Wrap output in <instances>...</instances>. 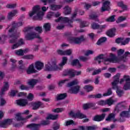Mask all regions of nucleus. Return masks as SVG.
<instances>
[{"label":"nucleus","mask_w":130,"mask_h":130,"mask_svg":"<svg viewBox=\"0 0 130 130\" xmlns=\"http://www.w3.org/2000/svg\"><path fill=\"white\" fill-rule=\"evenodd\" d=\"M130 55V52L127 51L125 52L124 54L122 56L117 57L115 56L114 54L111 53L110 55L111 58H107L104 57L103 54H101L94 58V60L98 61L99 64H100L101 61H102L104 64L106 65L109 64L110 62H120V61L125 62V61L127 60V55ZM100 59H103V60L101 61Z\"/></svg>","instance_id":"obj_1"},{"label":"nucleus","mask_w":130,"mask_h":130,"mask_svg":"<svg viewBox=\"0 0 130 130\" xmlns=\"http://www.w3.org/2000/svg\"><path fill=\"white\" fill-rule=\"evenodd\" d=\"M34 28L33 26H27L24 27L23 31L24 33L27 32V34L25 35V39L26 40L30 41L35 39V38H38V39H39V42H42V39H41L40 36L33 31Z\"/></svg>","instance_id":"obj_2"},{"label":"nucleus","mask_w":130,"mask_h":130,"mask_svg":"<svg viewBox=\"0 0 130 130\" xmlns=\"http://www.w3.org/2000/svg\"><path fill=\"white\" fill-rule=\"evenodd\" d=\"M35 14H37V16H34V20H39L41 21L43 19L44 12L40 11V7L39 5H36L32 8V11L29 14V17H33Z\"/></svg>","instance_id":"obj_3"},{"label":"nucleus","mask_w":130,"mask_h":130,"mask_svg":"<svg viewBox=\"0 0 130 130\" xmlns=\"http://www.w3.org/2000/svg\"><path fill=\"white\" fill-rule=\"evenodd\" d=\"M59 68L56 65V61L55 60L48 62L45 66V71L46 72H53L58 71Z\"/></svg>","instance_id":"obj_4"},{"label":"nucleus","mask_w":130,"mask_h":130,"mask_svg":"<svg viewBox=\"0 0 130 130\" xmlns=\"http://www.w3.org/2000/svg\"><path fill=\"white\" fill-rule=\"evenodd\" d=\"M50 123V122L48 120H43L41 121L40 123L36 124L32 123L31 124H28L26 126L27 128H30L31 130H39V127L41 125H48Z\"/></svg>","instance_id":"obj_5"},{"label":"nucleus","mask_w":130,"mask_h":130,"mask_svg":"<svg viewBox=\"0 0 130 130\" xmlns=\"http://www.w3.org/2000/svg\"><path fill=\"white\" fill-rule=\"evenodd\" d=\"M9 88H10V86H9V83L5 82L3 88L1 89V91H0V103L1 106H4L6 103V100H5V99H4L2 96L5 94V92H6V91H8V90H9Z\"/></svg>","instance_id":"obj_6"},{"label":"nucleus","mask_w":130,"mask_h":130,"mask_svg":"<svg viewBox=\"0 0 130 130\" xmlns=\"http://www.w3.org/2000/svg\"><path fill=\"white\" fill-rule=\"evenodd\" d=\"M120 77V74L117 73L116 75L113 77L114 81L112 82V89L113 90H116L119 89L118 86V83H119V78Z\"/></svg>","instance_id":"obj_7"},{"label":"nucleus","mask_w":130,"mask_h":130,"mask_svg":"<svg viewBox=\"0 0 130 130\" xmlns=\"http://www.w3.org/2000/svg\"><path fill=\"white\" fill-rule=\"evenodd\" d=\"M69 39L71 43H75V44H80L83 41H85L84 36H81L78 38L71 37H70Z\"/></svg>","instance_id":"obj_8"},{"label":"nucleus","mask_w":130,"mask_h":130,"mask_svg":"<svg viewBox=\"0 0 130 130\" xmlns=\"http://www.w3.org/2000/svg\"><path fill=\"white\" fill-rule=\"evenodd\" d=\"M122 103H123V102L118 103L117 105L115 107L114 109V113L115 114H117V113H119L120 111H122V110L125 109L126 106L125 105V104Z\"/></svg>","instance_id":"obj_9"},{"label":"nucleus","mask_w":130,"mask_h":130,"mask_svg":"<svg viewBox=\"0 0 130 130\" xmlns=\"http://www.w3.org/2000/svg\"><path fill=\"white\" fill-rule=\"evenodd\" d=\"M123 38H118L115 40V43L117 44H120V45H126V44H128L130 41V38H127L123 41Z\"/></svg>","instance_id":"obj_10"},{"label":"nucleus","mask_w":130,"mask_h":130,"mask_svg":"<svg viewBox=\"0 0 130 130\" xmlns=\"http://www.w3.org/2000/svg\"><path fill=\"white\" fill-rule=\"evenodd\" d=\"M106 11H110V2L106 1L103 3V6L101 8V12H106Z\"/></svg>","instance_id":"obj_11"},{"label":"nucleus","mask_w":130,"mask_h":130,"mask_svg":"<svg viewBox=\"0 0 130 130\" xmlns=\"http://www.w3.org/2000/svg\"><path fill=\"white\" fill-rule=\"evenodd\" d=\"M106 116V114L105 113H103L101 115H95L92 118V120L93 121H97L98 122H100V121H103V120H104Z\"/></svg>","instance_id":"obj_12"},{"label":"nucleus","mask_w":130,"mask_h":130,"mask_svg":"<svg viewBox=\"0 0 130 130\" xmlns=\"http://www.w3.org/2000/svg\"><path fill=\"white\" fill-rule=\"evenodd\" d=\"M69 115H72L73 117H76L77 118H80V119H83V118H86L87 117V116L80 112L75 113L73 111H71Z\"/></svg>","instance_id":"obj_13"},{"label":"nucleus","mask_w":130,"mask_h":130,"mask_svg":"<svg viewBox=\"0 0 130 130\" xmlns=\"http://www.w3.org/2000/svg\"><path fill=\"white\" fill-rule=\"evenodd\" d=\"M44 108V104L40 101L36 102L32 104V110H37L39 108Z\"/></svg>","instance_id":"obj_14"},{"label":"nucleus","mask_w":130,"mask_h":130,"mask_svg":"<svg viewBox=\"0 0 130 130\" xmlns=\"http://www.w3.org/2000/svg\"><path fill=\"white\" fill-rule=\"evenodd\" d=\"M55 22L58 23V22H63V23H69L72 24L73 20H70L68 17H60L58 19L55 20Z\"/></svg>","instance_id":"obj_15"},{"label":"nucleus","mask_w":130,"mask_h":130,"mask_svg":"<svg viewBox=\"0 0 130 130\" xmlns=\"http://www.w3.org/2000/svg\"><path fill=\"white\" fill-rule=\"evenodd\" d=\"M12 26L10 29L9 30V33H13L16 30V28H18V27H20V26H22L23 25V23L22 22H19L16 23L15 21H13L12 22Z\"/></svg>","instance_id":"obj_16"},{"label":"nucleus","mask_w":130,"mask_h":130,"mask_svg":"<svg viewBox=\"0 0 130 130\" xmlns=\"http://www.w3.org/2000/svg\"><path fill=\"white\" fill-rule=\"evenodd\" d=\"M80 88H81V87L79 85L72 87L68 92L70 94H78L79 91H80Z\"/></svg>","instance_id":"obj_17"},{"label":"nucleus","mask_w":130,"mask_h":130,"mask_svg":"<svg viewBox=\"0 0 130 130\" xmlns=\"http://www.w3.org/2000/svg\"><path fill=\"white\" fill-rule=\"evenodd\" d=\"M10 38H12V39L9 40V43L11 44H14L15 43H17V40H18V37H17V35L16 33L12 34L9 36Z\"/></svg>","instance_id":"obj_18"},{"label":"nucleus","mask_w":130,"mask_h":130,"mask_svg":"<svg viewBox=\"0 0 130 130\" xmlns=\"http://www.w3.org/2000/svg\"><path fill=\"white\" fill-rule=\"evenodd\" d=\"M35 73H37V71L34 69V64H31L26 70V74L31 75V74H35Z\"/></svg>","instance_id":"obj_19"},{"label":"nucleus","mask_w":130,"mask_h":130,"mask_svg":"<svg viewBox=\"0 0 130 130\" xmlns=\"http://www.w3.org/2000/svg\"><path fill=\"white\" fill-rule=\"evenodd\" d=\"M17 105L19 106H26L28 104V101L26 99H20L16 101Z\"/></svg>","instance_id":"obj_20"},{"label":"nucleus","mask_w":130,"mask_h":130,"mask_svg":"<svg viewBox=\"0 0 130 130\" xmlns=\"http://www.w3.org/2000/svg\"><path fill=\"white\" fill-rule=\"evenodd\" d=\"M115 32H116V28H113L108 30L106 34L109 37H114L115 36Z\"/></svg>","instance_id":"obj_21"},{"label":"nucleus","mask_w":130,"mask_h":130,"mask_svg":"<svg viewBox=\"0 0 130 130\" xmlns=\"http://www.w3.org/2000/svg\"><path fill=\"white\" fill-rule=\"evenodd\" d=\"M35 68L38 71H41L44 67V63L40 61H37L35 63Z\"/></svg>","instance_id":"obj_22"},{"label":"nucleus","mask_w":130,"mask_h":130,"mask_svg":"<svg viewBox=\"0 0 130 130\" xmlns=\"http://www.w3.org/2000/svg\"><path fill=\"white\" fill-rule=\"evenodd\" d=\"M18 14V10H14L12 11L9 12L7 16V19L8 20H12L16 15Z\"/></svg>","instance_id":"obj_23"},{"label":"nucleus","mask_w":130,"mask_h":130,"mask_svg":"<svg viewBox=\"0 0 130 130\" xmlns=\"http://www.w3.org/2000/svg\"><path fill=\"white\" fill-rule=\"evenodd\" d=\"M16 119L18 121H20L21 120H25V119H29V118H31L32 117V115H29L27 116L25 118H22L21 116V113H18L16 114Z\"/></svg>","instance_id":"obj_24"},{"label":"nucleus","mask_w":130,"mask_h":130,"mask_svg":"<svg viewBox=\"0 0 130 130\" xmlns=\"http://www.w3.org/2000/svg\"><path fill=\"white\" fill-rule=\"evenodd\" d=\"M38 83V80L36 79H29L28 81V84L31 87V88H34V86L36 84Z\"/></svg>","instance_id":"obj_25"},{"label":"nucleus","mask_w":130,"mask_h":130,"mask_svg":"<svg viewBox=\"0 0 130 130\" xmlns=\"http://www.w3.org/2000/svg\"><path fill=\"white\" fill-rule=\"evenodd\" d=\"M57 118H58V115H53L52 114H49L46 118V119H47V120H56Z\"/></svg>","instance_id":"obj_26"},{"label":"nucleus","mask_w":130,"mask_h":130,"mask_svg":"<svg viewBox=\"0 0 130 130\" xmlns=\"http://www.w3.org/2000/svg\"><path fill=\"white\" fill-rule=\"evenodd\" d=\"M88 99H99L102 98V94L98 93L97 94H89L87 96Z\"/></svg>","instance_id":"obj_27"},{"label":"nucleus","mask_w":130,"mask_h":130,"mask_svg":"<svg viewBox=\"0 0 130 130\" xmlns=\"http://www.w3.org/2000/svg\"><path fill=\"white\" fill-rule=\"evenodd\" d=\"M67 93L57 94L56 98V101H59V100H63V99H66V98H67Z\"/></svg>","instance_id":"obj_28"},{"label":"nucleus","mask_w":130,"mask_h":130,"mask_svg":"<svg viewBox=\"0 0 130 130\" xmlns=\"http://www.w3.org/2000/svg\"><path fill=\"white\" fill-rule=\"evenodd\" d=\"M51 10L52 11H57V10H60L62 8V6L60 5H54L52 4L50 6Z\"/></svg>","instance_id":"obj_29"},{"label":"nucleus","mask_w":130,"mask_h":130,"mask_svg":"<svg viewBox=\"0 0 130 130\" xmlns=\"http://www.w3.org/2000/svg\"><path fill=\"white\" fill-rule=\"evenodd\" d=\"M117 6L118 7L121 8V9L123 10V11H127V5H124V4H123V2L121 1L118 2Z\"/></svg>","instance_id":"obj_30"},{"label":"nucleus","mask_w":130,"mask_h":130,"mask_svg":"<svg viewBox=\"0 0 130 130\" xmlns=\"http://www.w3.org/2000/svg\"><path fill=\"white\" fill-rule=\"evenodd\" d=\"M63 14L65 16H67V15H71V13H72V9H71L69 6H65Z\"/></svg>","instance_id":"obj_31"},{"label":"nucleus","mask_w":130,"mask_h":130,"mask_svg":"<svg viewBox=\"0 0 130 130\" xmlns=\"http://www.w3.org/2000/svg\"><path fill=\"white\" fill-rule=\"evenodd\" d=\"M124 81L127 82H130V77L128 75H124L123 78L121 79L119 81L120 84H122Z\"/></svg>","instance_id":"obj_32"},{"label":"nucleus","mask_w":130,"mask_h":130,"mask_svg":"<svg viewBox=\"0 0 130 130\" xmlns=\"http://www.w3.org/2000/svg\"><path fill=\"white\" fill-rule=\"evenodd\" d=\"M71 64L73 67H76V66H77L78 68H81L82 67L81 63H80V61L78 59H74L71 62Z\"/></svg>","instance_id":"obj_33"},{"label":"nucleus","mask_w":130,"mask_h":130,"mask_svg":"<svg viewBox=\"0 0 130 130\" xmlns=\"http://www.w3.org/2000/svg\"><path fill=\"white\" fill-rule=\"evenodd\" d=\"M121 117H130L129 111H123L120 113Z\"/></svg>","instance_id":"obj_34"},{"label":"nucleus","mask_w":130,"mask_h":130,"mask_svg":"<svg viewBox=\"0 0 130 130\" xmlns=\"http://www.w3.org/2000/svg\"><path fill=\"white\" fill-rule=\"evenodd\" d=\"M94 106H95V104L93 103L85 104L83 106V108L84 110H87V109H89V108H91V107H94Z\"/></svg>","instance_id":"obj_35"},{"label":"nucleus","mask_w":130,"mask_h":130,"mask_svg":"<svg viewBox=\"0 0 130 130\" xmlns=\"http://www.w3.org/2000/svg\"><path fill=\"white\" fill-rule=\"evenodd\" d=\"M64 77H66V76H69L71 77V78H74L75 77V71L73 72V70H70L68 71L65 74H64Z\"/></svg>","instance_id":"obj_36"},{"label":"nucleus","mask_w":130,"mask_h":130,"mask_svg":"<svg viewBox=\"0 0 130 130\" xmlns=\"http://www.w3.org/2000/svg\"><path fill=\"white\" fill-rule=\"evenodd\" d=\"M115 115H116V114L114 112L109 114L106 120L107 121H111V119L115 118Z\"/></svg>","instance_id":"obj_37"},{"label":"nucleus","mask_w":130,"mask_h":130,"mask_svg":"<svg viewBox=\"0 0 130 130\" xmlns=\"http://www.w3.org/2000/svg\"><path fill=\"white\" fill-rule=\"evenodd\" d=\"M43 28L47 32L48 31H50V29H51V25L49 23H46L43 25Z\"/></svg>","instance_id":"obj_38"},{"label":"nucleus","mask_w":130,"mask_h":130,"mask_svg":"<svg viewBox=\"0 0 130 130\" xmlns=\"http://www.w3.org/2000/svg\"><path fill=\"white\" fill-rule=\"evenodd\" d=\"M78 84H79L78 80L75 79L73 81L68 83L67 84V87H73V86H75V85H78Z\"/></svg>","instance_id":"obj_39"},{"label":"nucleus","mask_w":130,"mask_h":130,"mask_svg":"<svg viewBox=\"0 0 130 130\" xmlns=\"http://www.w3.org/2000/svg\"><path fill=\"white\" fill-rule=\"evenodd\" d=\"M107 40V38L106 37H102L101 38L96 42L97 45H101V43H104V42H106Z\"/></svg>","instance_id":"obj_40"},{"label":"nucleus","mask_w":130,"mask_h":130,"mask_svg":"<svg viewBox=\"0 0 130 130\" xmlns=\"http://www.w3.org/2000/svg\"><path fill=\"white\" fill-rule=\"evenodd\" d=\"M84 89H85V90H86V92L89 93V92H91V91H93L94 87H93V86H91L90 85H85L84 87Z\"/></svg>","instance_id":"obj_41"},{"label":"nucleus","mask_w":130,"mask_h":130,"mask_svg":"<svg viewBox=\"0 0 130 130\" xmlns=\"http://www.w3.org/2000/svg\"><path fill=\"white\" fill-rule=\"evenodd\" d=\"M123 89L125 90V91L130 90V81L125 82L123 86Z\"/></svg>","instance_id":"obj_42"},{"label":"nucleus","mask_w":130,"mask_h":130,"mask_svg":"<svg viewBox=\"0 0 130 130\" xmlns=\"http://www.w3.org/2000/svg\"><path fill=\"white\" fill-rule=\"evenodd\" d=\"M68 62V57H63L62 62L59 64L60 67H63Z\"/></svg>","instance_id":"obj_43"},{"label":"nucleus","mask_w":130,"mask_h":130,"mask_svg":"<svg viewBox=\"0 0 130 130\" xmlns=\"http://www.w3.org/2000/svg\"><path fill=\"white\" fill-rule=\"evenodd\" d=\"M125 20H126V17L121 16L118 18L117 20L116 21V23L119 24V23H121V22H123Z\"/></svg>","instance_id":"obj_44"},{"label":"nucleus","mask_w":130,"mask_h":130,"mask_svg":"<svg viewBox=\"0 0 130 130\" xmlns=\"http://www.w3.org/2000/svg\"><path fill=\"white\" fill-rule=\"evenodd\" d=\"M99 24L96 23V22H93L91 23V26L92 29L93 30H99Z\"/></svg>","instance_id":"obj_45"},{"label":"nucleus","mask_w":130,"mask_h":130,"mask_svg":"<svg viewBox=\"0 0 130 130\" xmlns=\"http://www.w3.org/2000/svg\"><path fill=\"white\" fill-rule=\"evenodd\" d=\"M106 22H115V15H112L106 20Z\"/></svg>","instance_id":"obj_46"},{"label":"nucleus","mask_w":130,"mask_h":130,"mask_svg":"<svg viewBox=\"0 0 130 130\" xmlns=\"http://www.w3.org/2000/svg\"><path fill=\"white\" fill-rule=\"evenodd\" d=\"M15 54H16V55H19V56H23V55H24V54L23 53V49H20L15 50Z\"/></svg>","instance_id":"obj_47"},{"label":"nucleus","mask_w":130,"mask_h":130,"mask_svg":"<svg viewBox=\"0 0 130 130\" xmlns=\"http://www.w3.org/2000/svg\"><path fill=\"white\" fill-rule=\"evenodd\" d=\"M110 95H112V89L111 88H109L107 92L103 94V96L104 97L110 96Z\"/></svg>","instance_id":"obj_48"},{"label":"nucleus","mask_w":130,"mask_h":130,"mask_svg":"<svg viewBox=\"0 0 130 130\" xmlns=\"http://www.w3.org/2000/svg\"><path fill=\"white\" fill-rule=\"evenodd\" d=\"M64 110V109L63 108H57L52 110L53 112H55V113H59V112H62Z\"/></svg>","instance_id":"obj_49"},{"label":"nucleus","mask_w":130,"mask_h":130,"mask_svg":"<svg viewBox=\"0 0 130 130\" xmlns=\"http://www.w3.org/2000/svg\"><path fill=\"white\" fill-rule=\"evenodd\" d=\"M17 7V4H7L6 6L7 9H15Z\"/></svg>","instance_id":"obj_50"},{"label":"nucleus","mask_w":130,"mask_h":130,"mask_svg":"<svg viewBox=\"0 0 130 130\" xmlns=\"http://www.w3.org/2000/svg\"><path fill=\"white\" fill-rule=\"evenodd\" d=\"M118 97H122V95L124 94V91L119 89V88L116 91Z\"/></svg>","instance_id":"obj_51"},{"label":"nucleus","mask_w":130,"mask_h":130,"mask_svg":"<svg viewBox=\"0 0 130 130\" xmlns=\"http://www.w3.org/2000/svg\"><path fill=\"white\" fill-rule=\"evenodd\" d=\"M113 103H114V101L111 99H108L106 101V105H108L109 106H111Z\"/></svg>","instance_id":"obj_52"},{"label":"nucleus","mask_w":130,"mask_h":130,"mask_svg":"<svg viewBox=\"0 0 130 130\" xmlns=\"http://www.w3.org/2000/svg\"><path fill=\"white\" fill-rule=\"evenodd\" d=\"M23 58H24V59H33L34 58V55H25L23 56Z\"/></svg>","instance_id":"obj_53"},{"label":"nucleus","mask_w":130,"mask_h":130,"mask_svg":"<svg viewBox=\"0 0 130 130\" xmlns=\"http://www.w3.org/2000/svg\"><path fill=\"white\" fill-rule=\"evenodd\" d=\"M66 124H64L65 126H69V125H71L72 124H75V122L73 120H68L65 122Z\"/></svg>","instance_id":"obj_54"},{"label":"nucleus","mask_w":130,"mask_h":130,"mask_svg":"<svg viewBox=\"0 0 130 130\" xmlns=\"http://www.w3.org/2000/svg\"><path fill=\"white\" fill-rule=\"evenodd\" d=\"M17 44L19 46H22V45H24L25 44V42H24V39H20L18 42H17Z\"/></svg>","instance_id":"obj_55"},{"label":"nucleus","mask_w":130,"mask_h":130,"mask_svg":"<svg viewBox=\"0 0 130 130\" xmlns=\"http://www.w3.org/2000/svg\"><path fill=\"white\" fill-rule=\"evenodd\" d=\"M107 28V25L103 24L101 25H99V30H100L101 32H102L104 29H106Z\"/></svg>","instance_id":"obj_56"},{"label":"nucleus","mask_w":130,"mask_h":130,"mask_svg":"<svg viewBox=\"0 0 130 130\" xmlns=\"http://www.w3.org/2000/svg\"><path fill=\"white\" fill-rule=\"evenodd\" d=\"M20 89L22 90H26V91H28V90H29V89H30V88L26 85H24L23 84H22L20 86Z\"/></svg>","instance_id":"obj_57"},{"label":"nucleus","mask_w":130,"mask_h":130,"mask_svg":"<svg viewBox=\"0 0 130 130\" xmlns=\"http://www.w3.org/2000/svg\"><path fill=\"white\" fill-rule=\"evenodd\" d=\"M54 124H56V125L53 127V130L59 129V127H60V124H59V123H57V122H55Z\"/></svg>","instance_id":"obj_58"},{"label":"nucleus","mask_w":130,"mask_h":130,"mask_svg":"<svg viewBox=\"0 0 130 130\" xmlns=\"http://www.w3.org/2000/svg\"><path fill=\"white\" fill-rule=\"evenodd\" d=\"M35 31L38 32V33H42V26H37L35 28Z\"/></svg>","instance_id":"obj_59"},{"label":"nucleus","mask_w":130,"mask_h":130,"mask_svg":"<svg viewBox=\"0 0 130 130\" xmlns=\"http://www.w3.org/2000/svg\"><path fill=\"white\" fill-rule=\"evenodd\" d=\"M54 17V12H51L48 13L47 15V19H49V20L51 19V17Z\"/></svg>","instance_id":"obj_60"},{"label":"nucleus","mask_w":130,"mask_h":130,"mask_svg":"<svg viewBox=\"0 0 130 130\" xmlns=\"http://www.w3.org/2000/svg\"><path fill=\"white\" fill-rule=\"evenodd\" d=\"M86 129L87 130H96V125L87 126Z\"/></svg>","instance_id":"obj_61"},{"label":"nucleus","mask_w":130,"mask_h":130,"mask_svg":"<svg viewBox=\"0 0 130 130\" xmlns=\"http://www.w3.org/2000/svg\"><path fill=\"white\" fill-rule=\"evenodd\" d=\"M123 53H124V50H123L122 49H120L118 50V51H117L118 56H120V55H122V54H123Z\"/></svg>","instance_id":"obj_62"},{"label":"nucleus","mask_w":130,"mask_h":130,"mask_svg":"<svg viewBox=\"0 0 130 130\" xmlns=\"http://www.w3.org/2000/svg\"><path fill=\"white\" fill-rule=\"evenodd\" d=\"M97 104L101 106H104V105H106V101L101 100L98 102Z\"/></svg>","instance_id":"obj_63"},{"label":"nucleus","mask_w":130,"mask_h":130,"mask_svg":"<svg viewBox=\"0 0 130 130\" xmlns=\"http://www.w3.org/2000/svg\"><path fill=\"white\" fill-rule=\"evenodd\" d=\"M97 18H98V15L96 14L89 15V19L91 20H96Z\"/></svg>","instance_id":"obj_64"}]
</instances>
